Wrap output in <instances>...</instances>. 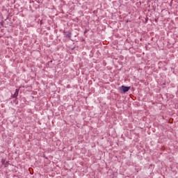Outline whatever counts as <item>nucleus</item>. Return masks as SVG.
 <instances>
[{"mask_svg":"<svg viewBox=\"0 0 178 178\" xmlns=\"http://www.w3.org/2000/svg\"><path fill=\"white\" fill-rule=\"evenodd\" d=\"M120 90H122V91H123V92H127V91H129V90H130V86H122L120 88Z\"/></svg>","mask_w":178,"mask_h":178,"instance_id":"nucleus-1","label":"nucleus"},{"mask_svg":"<svg viewBox=\"0 0 178 178\" xmlns=\"http://www.w3.org/2000/svg\"><path fill=\"white\" fill-rule=\"evenodd\" d=\"M17 94H19V90L16 89L15 93L14 94V97H17Z\"/></svg>","mask_w":178,"mask_h":178,"instance_id":"nucleus-2","label":"nucleus"}]
</instances>
